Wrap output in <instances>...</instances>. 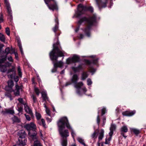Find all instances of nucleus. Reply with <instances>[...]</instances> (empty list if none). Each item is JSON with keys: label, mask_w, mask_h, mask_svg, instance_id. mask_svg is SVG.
<instances>
[{"label": "nucleus", "mask_w": 146, "mask_h": 146, "mask_svg": "<svg viewBox=\"0 0 146 146\" xmlns=\"http://www.w3.org/2000/svg\"><path fill=\"white\" fill-rule=\"evenodd\" d=\"M57 125L59 132L62 138H67L69 135V132L68 130L64 129L65 126L68 129L71 128L67 118L65 117L61 118L58 122Z\"/></svg>", "instance_id": "obj_1"}, {"label": "nucleus", "mask_w": 146, "mask_h": 146, "mask_svg": "<svg viewBox=\"0 0 146 146\" xmlns=\"http://www.w3.org/2000/svg\"><path fill=\"white\" fill-rule=\"evenodd\" d=\"M96 16L93 15L88 18L84 17L82 18L78 21V23L80 25L84 22L85 21L86 24V27L83 29V31L86 35L88 37H90V30L91 27L93 25L94 23L96 21Z\"/></svg>", "instance_id": "obj_2"}, {"label": "nucleus", "mask_w": 146, "mask_h": 146, "mask_svg": "<svg viewBox=\"0 0 146 146\" xmlns=\"http://www.w3.org/2000/svg\"><path fill=\"white\" fill-rule=\"evenodd\" d=\"M64 51L61 50L58 46L54 44L53 49L50 52L49 55L52 60H55L57 61L58 58L59 57L64 56Z\"/></svg>", "instance_id": "obj_3"}, {"label": "nucleus", "mask_w": 146, "mask_h": 146, "mask_svg": "<svg viewBox=\"0 0 146 146\" xmlns=\"http://www.w3.org/2000/svg\"><path fill=\"white\" fill-rule=\"evenodd\" d=\"M25 127L28 131L30 130H33V131H35V132L33 134H32L30 131H29L28 135L33 140L36 138V133L35 131L36 126L33 123L31 122L29 124H26L25 126Z\"/></svg>", "instance_id": "obj_4"}, {"label": "nucleus", "mask_w": 146, "mask_h": 146, "mask_svg": "<svg viewBox=\"0 0 146 146\" xmlns=\"http://www.w3.org/2000/svg\"><path fill=\"white\" fill-rule=\"evenodd\" d=\"M8 87L9 88L7 89L6 88V90L10 91L11 92H14V94L15 96H18L19 94V90L20 87L18 84H16L15 85V90H12V87L14 86V83L13 81L11 80H9L7 82Z\"/></svg>", "instance_id": "obj_5"}, {"label": "nucleus", "mask_w": 146, "mask_h": 146, "mask_svg": "<svg viewBox=\"0 0 146 146\" xmlns=\"http://www.w3.org/2000/svg\"><path fill=\"white\" fill-rule=\"evenodd\" d=\"M49 9L52 11L57 10L58 8L55 0H44Z\"/></svg>", "instance_id": "obj_6"}, {"label": "nucleus", "mask_w": 146, "mask_h": 146, "mask_svg": "<svg viewBox=\"0 0 146 146\" xmlns=\"http://www.w3.org/2000/svg\"><path fill=\"white\" fill-rule=\"evenodd\" d=\"M21 133H23L22 135L19 133V139L18 145L20 146H25L26 144L27 140L25 138L26 134L25 131L23 130L21 131Z\"/></svg>", "instance_id": "obj_7"}, {"label": "nucleus", "mask_w": 146, "mask_h": 146, "mask_svg": "<svg viewBox=\"0 0 146 146\" xmlns=\"http://www.w3.org/2000/svg\"><path fill=\"white\" fill-rule=\"evenodd\" d=\"M2 113L4 114H9L12 115H14L15 113L14 107L12 106L11 108L5 109L4 110L2 111Z\"/></svg>", "instance_id": "obj_8"}, {"label": "nucleus", "mask_w": 146, "mask_h": 146, "mask_svg": "<svg viewBox=\"0 0 146 146\" xmlns=\"http://www.w3.org/2000/svg\"><path fill=\"white\" fill-rule=\"evenodd\" d=\"M87 7L84 6L81 4H79L78 7V10L79 15L83 14L85 11L87 10Z\"/></svg>", "instance_id": "obj_9"}, {"label": "nucleus", "mask_w": 146, "mask_h": 146, "mask_svg": "<svg viewBox=\"0 0 146 146\" xmlns=\"http://www.w3.org/2000/svg\"><path fill=\"white\" fill-rule=\"evenodd\" d=\"M4 0L5 1V4L6 5L9 15L10 16V17H11L12 16V11L10 6L9 3L7 0Z\"/></svg>", "instance_id": "obj_10"}, {"label": "nucleus", "mask_w": 146, "mask_h": 146, "mask_svg": "<svg viewBox=\"0 0 146 146\" xmlns=\"http://www.w3.org/2000/svg\"><path fill=\"white\" fill-rule=\"evenodd\" d=\"M99 8L104 7L106 6L107 2H102L101 0H95Z\"/></svg>", "instance_id": "obj_11"}, {"label": "nucleus", "mask_w": 146, "mask_h": 146, "mask_svg": "<svg viewBox=\"0 0 146 146\" xmlns=\"http://www.w3.org/2000/svg\"><path fill=\"white\" fill-rule=\"evenodd\" d=\"M15 68L14 67H13L11 69L8 70L7 72V74H9L11 72H12V74L8 75L9 78H13V77L15 75Z\"/></svg>", "instance_id": "obj_12"}, {"label": "nucleus", "mask_w": 146, "mask_h": 146, "mask_svg": "<svg viewBox=\"0 0 146 146\" xmlns=\"http://www.w3.org/2000/svg\"><path fill=\"white\" fill-rule=\"evenodd\" d=\"M135 113V111H126L122 113L124 116H130L133 115Z\"/></svg>", "instance_id": "obj_13"}, {"label": "nucleus", "mask_w": 146, "mask_h": 146, "mask_svg": "<svg viewBox=\"0 0 146 146\" xmlns=\"http://www.w3.org/2000/svg\"><path fill=\"white\" fill-rule=\"evenodd\" d=\"M121 134L122 136L125 138L126 137V136L124 135L123 132L126 133L128 131V128L126 126H122L121 129Z\"/></svg>", "instance_id": "obj_14"}, {"label": "nucleus", "mask_w": 146, "mask_h": 146, "mask_svg": "<svg viewBox=\"0 0 146 146\" xmlns=\"http://www.w3.org/2000/svg\"><path fill=\"white\" fill-rule=\"evenodd\" d=\"M82 65H80L76 67H72V70L75 72H79L80 70L82 69Z\"/></svg>", "instance_id": "obj_15"}, {"label": "nucleus", "mask_w": 146, "mask_h": 146, "mask_svg": "<svg viewBox=\"0 0 146 146\" xmlns=\"http://www.w3.org/2000/svg\"><path fill=\"white\" fill-rule=\"evenodd\" d=\"M25 110V111L30 114L31 116H32L33 113L32 110L31 108L27 105H24Z\"/></svg>", "instance_id": "obj_16"}, {"label": "nucleus", "mask_w": 146, "mask_h": 146, "mask_svg": "<svg viewBox=\"0 0 146 146\" xmlns=\"http://www.w3.org/2000/svg\"><path fill=\"white\" fill-rule=\"evenodd\" d=\"M16 39L17 40V42L18 43V45L19 47L21 53L22 54H23V48H22L20 39V38L18 37H17Z\"/></svg>", "instance_id": "obj_17"}, {"label": "nucleus", "mask_w": 146, "mask_h": 146, "mask_svg": "<svg viewBox=\"0 0 146 146\" xmlns=\"http://www.w3.org/2000/svg\"><path fill=\"white\" fill-rule=\"evenodd\" d=\"M104 131L103 129H102L100 130L99 133V136L98 137V139L99 141L102 140L104 137Z\"/></svg>", "instance_id": "obj_18"}, {"label": "nucleus", "mask_w": 146, "mask_h": 146, "mask_svg": "<svg viewBox=\"0 0 146 146\" xmlns=\"http://www.w3.org/2000/svg\"><path fill=\"white\" fill-rule=\"evenodd\" d=\"M63 65V63L62 61H60L54 63V67L55 68L61 67Z\"/></svg>", "instance_id": "obj_19"}, {"label": "nucleus", "mask_w": 146, "mask_h": 146, "mask_svg": "<svg viewBox=\"0 0 146 146\" xmlns=\"http://www.w3.org/2000/svg\"><path fill=\"white\" fill-rule=\"evenodd\" d=\"M98 59V58L95 59H94L92 61H90L88 60H85V62L88 64L90 65L92 63H93L94 64H96L97 62V61Z\"/></svg>", "instance_id": "obj_20"}, {"label": "nucleus", "mask_w": 146, "mask_h": 146, "mask_svg": "<svg viewBox=\"0 0 146 146\" xmlns=\"http://www.w3.org/2000/svg\"><path fill=\"white\" fill-rule=\"evenodd\" d=\"M84 84L82 82H79L75 83L74 85V87L77 88L79 89L80 88L83 86Z\"/></svg>", "instance_id": "obj_21"}, {"label": "nucleus", "mask_w": 146, "mask_h": 146, "mask_svg": "<svg viewBox=\"0 0 146 146\" xmlns=\"http://www.w3.org/2000/svg\"><path fill=\"white\" fill-rule=\"evenodd\" d=\"M78 79V75L76 74H74L72 76L71 80L72 81L73 83H76Z\"/></svg>", "instance_id": "obj_22"}, {"label": "nucleus", "mask_w": 146, "mask_h": 146, "mask_svg": "<svg viewBox=\"0 0 146 146\" xmlns=\"http://www.w3.org/2000/svg\"><path fill=\"white\" fill-rule=\"evenodd\" d=\"M7 70V68L5 65L0 64V70L3 72H5Z\"/></svg>", "instance_id": "obj_23"}, {"label": "nucleus", "mask_w": 146, "mask_h": 146, "mask_svg": "<svg viewBox=\"0 0 146 146\" xmlns=\"http://www.w3.org/2000/svg\"><path fill=\"white\" fill-rule=\"evenodd\" d=\"M88 76V74L87 72H84L82 74L81 78L82 80H84L87 78Z\"/></svg>", "instance_id": "obj_24"}, {"label": "nucleus", "mask_w": 146, "mask_h": 146, "mask_svg": "<svg viewBox=\"0 0 146 146\" xmlns=\"http://www.w3.org/2000/svg\"><path fill=\"white\" fill-rule=\"evenodd\" d=\"M38 123L40 125H42L44 127H45L46 124L44 120L43 119H42L41 120H40L38 121Z\"/></svg>", "instance_id": "obj_25"}, {"label": "nucleus", "mask_w": 146, "mask_h": 146, "mask_svg": "<svg viewBox=\"0 0 146 146\" xmlns=\"http://www.w3.org/2000/svg\"><path fill=\"white\" fill-rule=\"evenodd\" d=\"M61 144L62 146H67V138H63Z\"/></svg>", "instance_id": "obj_26"}, {"label": "nucleus", "mask_w": 146, "mask_h": 146, "mask_svg": "<svg viewBox=\"0 0 146 146\" xmlns=\"http://www.w3.org/2000/svg\"><path fill=\"white\" fill-rule=\"evenodd\" d=\"M33 141H34V146H42L41 144L40 141L38 140L35 139Z\"/></svg>", "instance_id": "obj_27"}, {"label": "nucleus", "mask_w": 146, "mask_h": 146, "mask_svg": "<svg viewBox=\"0 0 146 146\" xmlns=\"http://www.w3.org/2000/svg\"><path fill=\"white\" fill-rule=\"evenodd\" d=\"M73 63L78 62L79 59V58L77 56H74L72 58Z\"/></svg>", "instance_id": "obj_28"}, {"label": "nucleus", "mask_w": 146, "mask_h": 146, "mask_svg": "<svg viewBox=\"0 0 146 146\" xmlns=\"http://www.w3.org/2000/svg\"><path fill=\"white\" fill-rule=\"evenodd\" d=\"M131 131L133 132L136 135H138L140 133V131L138 129H132L131 130Z\"/></svg>", "instance_id": "obj_29"}, {"label": "nucleus", "mask_w": 146, "mask_h": 146, "mask_svg": "<svg viewBox=\"0 0 146 146\" xmlns=\"http://www.w3.org/2000/svg\"><path fill=\"white\" fill-rule=\"evenodd\" d=\"M12 119L13 123H19L20 122V120L15 116L12 118Z\"/></svg>", "instance_id": "obj_30"}, {"label": "nucleus", "mask_w": 146, "mask_h": 146, "mask_svg": "<svg viewBox=\"0 0 146 146\" xmlns=\"http://www.w3.org/2000/svg\"><path fill=\"white\" fill-rule=\"evenodd\" d=\"M77 140L79 143L83 145L84 146H86V145L84 142V140L82 138L79 137L78 138Z\"/></svg>", "instance_id": "obj_31"}, {"label": "nucleus", "mask_w": 146, "mask_h": 146, "mask_svg": "<svg viewBox=\"0 0 146 146\" xmlns=\"http://www.w3.org/2000/svg\"><path fill=\"white\" fill-rule=\"evenodd\" d=\"M31 98H32L34 103H36L37 100L36 97L35 95L32 94L31 96Z\"/></svg>", "instance_id": "obj_32"}, {"label": "nucleus", "mask_w": 146, "mask_h": 146, "mask_svg": "<svg viewBox=\"0 0 146 146\" xmlns=\"http://www.w3.org/2000/svg\"><path fill=\"white\" fill-rule=\"evenodd\" d=\"M42 97L43 100L44 101H46L48 100V98L47 97L46 94L45 92H43L42 93Z\"/></svg>", "instance_id": "obj_33"}, {"label": "nucleus", "mask_w": 146, "mask_h": 146, "mask_svg": "<svg viewBox=\"0 0 146 146\" xmlns=\"http://www.w3.org/2000/svg\"><path fill=\"white\" fill-rule=\"evenodd\" d=\"M111 137H107L106 139V141L105 143L106 144H108L110 143V141L111 140Z\"/></svg>", "instance_id": "obj_34"}, {"label": "nucleus", "mask_w": 146, "mask_h": 146, "mask_svg": "<svg viewBox=\"0 0 146 146\" xmlns=\"http://www.w3.org/2000/svg\"><path fill=\"white\" fill-rule=\"evenodd\" d=\"M89 71L92 73V74L95 72L96 69L90 66L88 68Z\"/></svg>", "instance_id": "obj_35"}, {"label": "nucleus", "mask_w": 146, "mask_h": 146, "mask_svg": "<svg viewBox=\"0 0 146 146\" xmlns=\"http://www.w3.org/2000/svg\"><path fill=\"white\" fill-rule=\"evenodd\" d=\"M5 40V38L4 35L0 33V40L2 42H4Z\"/></svg>", "instance_id": "obj_36"}, {"label": "nucleus", "mask_w": 146, "mask_h": 146, "mask_svg": "<svg viewBox=\"0 0 146 146\" xmlns=\"http://www.w3.org/2000/svg\"><path fill=\"white\" fill-rule=\"evenodd\" d=\"M116 128V126L114 124H111L110 128V130L114 131L115 130Z\"/></svg>", "instance_id": "obj_37"}, {"label": "nucleus", "mask_w": 146, "mask_h": 146, "mask_svg": "<svg viewBox=\"0 0 146 146\" xmlns=\"http://www.w3.org/2000/svg\"><path fill=\"white\" fill-rule=\"evenodd\" d=\"M35 115L36 119L38 120V121L40 120L41 117V114L39 113L36 112Z\"/></svg>", "instance_id": "obj_38"}, {"label": "nucleus", "mask_w": 146, "mask_h": 146, "mask_svg": "<svg viewBox=\"0 0 146 146\" xmlns=\"http://www.w3.org/2000/svg\"><path fill=\"white\" fill-rule=\"evenodd\" d=\"M34 90L35 93H36V94L37 96H38L40 93L39 89L36 87H35Z\"/></svg>", "instance_id": "obj_39"}, {"label": "nucleus", "mask_w": 146, "mask_h": 146, "mask_svg": "<svg viewBox=\"0 0 146 146\" xmlns=\"http://www.w3.org/2000/svg\"><path fill=\"white\" fill-rule=\"evenodd\" d=\"M66 63L68 64H70L71 63H73L72 58H69L66 60Z\"/></svg>", "instance_id": "obj_40"}, {"label": "nucleus", "mask_w": 146, "mask_h": 146, "mask_svg": "<svg viewBox=\"0 0 146 146\" xmlns=\"http://www.w3.org/2000/svg\"><path fill=\"white\" fill-rule=\"evenodd\" d=\"M10 49L9 47H7L5 49V53L6 54V56H7V55L10 53Z\"/></svg>", "instance_id": "obj_41"}, {"label": "nucleus", "mask_w": 146, "mask_h": 146, "mask_svg": "<svg viewBox=\"0 0 146 146\" xmlns=\"http://www.w3.org/2000/svg\"><path fill=\"white\" fill-rule=\"evenodd\" d=\"M91 137L92 138L96 139L97 138V133L95 131L92 134Z\"/></svg>", "instance_id": "obj_42"}, {"label": "nucleus", "mask_w": 146, "mask_h": 146, "mask_svg": "<svg viewBox=\"0 0 146 146\" xmlns=\"http://www.w3.org/2000/svg\"><path fill=\"white\" fill-rule=\"evenodd\" d=\"M100 119L99 115H98L97 117L96 121L98 125H99L100 124Z\"/></svg>", "instance_id": "obj_43"}, {"label": "nucleus", "mask_w": 146, "mask_h": 146, "mask_svg": "<svg viewBox=\"0 0 146 146\" xmlns=\"http://www.w3.org/2000/svg\"><path fill=\"white\" fill-rule=\"evenodd\" d=\"M18 71L19 75V76L21 77L22 76V72H21V70L19 66L18 67Z\"/></svg>", "instance_id": "obj_44"}, {"label": "nucleus", "mask_w": 146, "mask_h": 146, "mask_svg": "<svg viewBox=\"0 0 146 146\" xmlns=\"http://www.w3.org/2000/svg\"><path fill=\"white\" fill-rule=\"evenodd\" d=\"M0 23L2 22L3 21V16L2 13H0ZM1 28V26L0 25V29Z\"/></svg>", "instance_id": "obj_45"}, {"label": "nucleus", "mask_w": 146, "mask_h": 146, "mask_svg": "<svg viewBox=\"0 0 146 146\" xmlns=\"http://www.w3.org/2000/svg\"><path fill=\"white\" fill-rule=\"evenodd\" d=\"M58 29V25L56 24L55 27L53 28V31L55 33Z\"/></svg>", "instance_id": "obj_46"}, {"label": "nucleus", "mask_w": 146, "mask_h": 146, "mask_svg": "<svg viewBox=\"0 0 146 146\" xmlns=\"http://www.w3.org/2000/svg\"><path fill=\"white\" fill-rule=\"evenodd\" d=\"M5 96L9 97L10 98V100H12V99L11 98V95L10 93L7 92L5 93Z\"/></svg>", "instance_id": "obj_47"}, {"label": "nucleus", "mask_w": 146, "mask_h": 146, "mask_svg": "<svg viewBox=\"0 0 146 146\" xmlns=\"http://www.w3.org/2000/svg\"><path fill=\"white\" fill-rule=\"evenodd\" d=\"M106 117H105L104 116L102 119L103 121V123L102 124V126L104 127L105 125L106 122Z\"/></svg>", "instance_id": "obj_48"}, {"label": "nucleus", "mask_w": 146, "mask_h": 146, "mask_svg": "<svg viewBox=\"0 0 146 146\" xmlns=\"http://www.w3.org/2000/svg\"><path fill=\"white\" fill-rule=\"evenodd\" d=\"M70 129L71 130V134L72 135L73 138H74V136L75 135V133L74 132L73 129H72V127H71V129Z\"/></svg>", "instance_id": "obj_49"}, {"label": "nucleus", "mask_w": 146, "mask_h": 146, "mask_svg": "<svg viewBox=\"0 0 146 146\" xmlns=\"http://www.w3.org/2000/svg\"><path fill=\"white\" fill-rule=\"evenodd\" d=\"M6 32L7 34L8 35H9L10 34V32L9 28L8 27H7L6 28Z\"/></svg>", "instance_id": "obj_50"}, {"label": "nucleus", "mask_w": 146, "mask_h": 146, "mask_svg": "<svg viewBox=\"0 0 146 146\" xmlns=\"http://www.w3.org/2000/svg\"><path fill=\"white\" fill-rule=\"evenodd\" d=\"M14 78V79L15 82H17L19 81V77L18 76H15V75L13 77V78Z\"/></svg>", "instance_id": "obj_51"}, {"label": "nucleus", "mask_w": 146, "mask_h": 146, "mask_svg": "<svg viewBox=\"0 0 146 146\" xmlns=\"http://www.w3.org/2000/svg\"><path fill=\"white\" fill-rule=\"evenodd\" d=\"M84 36V35L80 33L79 34L78 36V37L80 39H82Z\"/></svg>", "instance_id": "obj_52"}, {"label": "nucleus", "mask_w": 146, "mask_h": 146, "mask_svg": "<svg viewBox=\"0 0 146 146\" xmlns=\"http://www.w3.org/2000/svg\"><path fill=\"white\" fill-rule=\"evenodd\" d=\"M87 82L88 85H91L92 83V82L91 81V80L90 78H88V79L87 80Z\"/></svg>", "instance_id": "obj_53"}, {"label": "nucleus", "mask_w": 146, "mask_h": 146, "mask_svg": "<svg viewBox=\"0 0 146 146\" xmlns=\"http://www.w3.org/2000/svg\"><path fill=\"white\" fill-rule=\"evenodd\" d=\"M46 111L47 115L49 116H50L51 113L49 110L47 108H46Z\"/></svg>", "instance_id": "obj_54"}, {"label": "nucleus", "mask_w": 146, "mask_h": 146, "mask_svg": "<svg viewBox=\"0 0 146 146\" xmlns=\"http://www.w3.org/2000/svg\"><path fill=\"white\" fill-rule=\"evenodd\" d=\"M25 115L27 120H28L29 121L31 120V117H30L29 115L25 114Z\"/></svg>", "instance_id": "obj_55"}, {"label": "nucleus", "mask_w": 146, "mask_h": 146, "mask_svg": "<svg viewBox=\"0 0 146 146\" xmlns=\"http://www.w3.org/2000/svg\"><path fill=\"white\" fill-rule=\"evenodd\" d=\"M87 10H88L91 11V12H93V9L92 7H87Z\"/></svg>", "instance_id": "obj_56"}, {"label": "nucleus", "mask_w": 146, "mask_h": 146, "mask_svg": "<svg viewBox=\"0 0 146 146\" xmlns=\"http://www.w3.org/2000/svg\"><path fill=\"white\" fill-rule=\"evenodd\" d=\"M7 59L8 60H9L10 62H13V59L12 57L11 56H10L8 57L7 58Z\"/></svg>", "instance_id": "obj_57"}, {"label": "nucleus", "mask_w": 146, "mask_h": 146, "mask_svg": "<svg viewBox=\"0 0 146 146\" xmlns=\"http://www.w3.org/2000/svg\"><path fill=\"white\" fill-rule=\"evenodd\" d=\"M18 100L20 103L22 104H24L23 99L21 98H19L18 99Z\"/></svg>", "instance_id": "obj_58"}, {"label": "nucleus", "mask_w": 146, "mask_h": 146, "mask_svg": "<svg viewBox=\"0 0 146 146\" xmlns=\"http://www.w3.org/2000/svg\"><path fill=\"white\" fill-rule=\"evenodd\" d=\"M106 109L105 108H103L102 110V115H103L105 113Z\"/></svg>", "instance_id": "obj_59"}, {"label": "nucleus", "mask_w": 146, "mask_h": 146, "mask_svg": "<svg viewBox=\"0 0 146 146\" xmlns=\"http://www.w3.org/2000/svg\"><path fill=\"white\" fill-rule=\"evenodd\" d=\"M4 65H5L7 68V67H10L11 65V64L9 62H7Z\"/></svg>", "instance_id": "obj_60"}, {"label": "nucleus", "mask_w": 146, "mask_h": 146, "mask_svg": "<svg viewBox=\"0 0 146 146\" xmlns=\"http://www.w3.org/2000/svg\"><path fill=\"white\" fill-rule=\"evenodd\" d=\"M76 93L78 94L79 95H81V93L80 92L79 89H78L76 91Z\"/></svg>", "instance_id": "obj_61"}, {"label": "nucleus", "mask_w": 146, "mask_h": 146, "mask_svg": "<svg viewBox=\"0 0 146 146\" xmlns=\"http://www.w3.org/2000/svg\"><path fill=\"white\" fill-rule=\"evenodd\" d=\"M18 110L19 112H21L23 111V108L21 107H18Z\"/></svg>", "instance_id": "obj_62"}, {"label": "nucleus", "mask_w": 146, "mask_h": 146, "mask_svg": "<svg viewBox=\"0 0 146 146\" xmlns=\"http://www.w3.org/2000/svg\"><path fill=\"white\" fill-rule=\"evenodd\" d=\"M113 131L110 130V131L109 133V135L110 136V137H112V136L113 134Z\"/></svg>", "instance_id": "obj_63"}, {"label": "nucleus", "mask_w": 146, "mask_h": 146, "mask_svg": "<svg viewBox=\"0 0 146 146\" xmlns=\"http://www.w3.org/2000/svg\"><path fill=\"white\" fill-rule=\"evenodd\" d=\"M46 119L47 122H50L52 120L51 118H49L48 117H46Z\"/></svg>", "instance_id": "obj_64"}]
</instances>
